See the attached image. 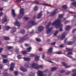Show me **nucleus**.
<instances>
[{
    "label": "nucleus",
    "instance_id": "obj_61",
    "mask_svg": "<svg viewBox=\"0 0 76 76\" xmlns=\"http://www.w3.org/2000/svg\"><path fill=\"white\" fill-rule=\"evenodd\" d=\"M67 40V38H66L65 39V40H64V43H65L66 42V41Z\"/></svg>",
    "mask_w": 76,
    "mask_h": 76
},
{
    "label": "nucleus",
    "instance_id": "obj_59",
    "mask_svg": "<svg viewBox=\"0 0 76 76\" xmlns=\"http://www.w3.org/2000/svg\"><path fill=\"white\" fill-rule=\"evenodd\" d=\"M3 49L2 48H0V53H1L3 50Z\"/></svg>",
    "mask_w": 76,
    "mask_h": 76
},
{
    "label": "nucleus",
    "instance_id": "obj_38",
    "mask_svg": "<svg viewBox=\"0 0 76 76\" xmlns=\"http://www.w3.org/2000/svg\"><path fill=\"white\" fill-rule=\"evenodd\" d=\"M34 3L37 4H39V1H34Z\"/></svg>",
    "mask_w": 76,
    "mask_h": 76
},
{
    "label": "nucleus",
    "instance_id": "obj_28",
    "mask_svg": "<svg viewBox=\"0 0 76 76\" xmlns=\"http://www.w3.org/2000/svg\"><path fill=\"white\" fill-rule=\"evenodd\" d=\"M63 17V14H59L58 15V18H62Z\"/></svg>",
    "mask_w": 76,
    "mask_h": 76
},
{
    "label": "nucleus",
    "instance_id": "obj_16",
    "mask_svg": "<svg viewBox=\"0 0 76 76\" xmlns=\"http://www.w3.org/2000/svg\"><path fill=\"white\" fill-rule=\"evenodd\" d=\"M42 12H40L39 13L38 15V16L37 17V19H39L41 18V16H42Z\"/></svg>",
    "mask_w": 76,
    "mask_h": 76
},
{
    "label": "nucleus",
    "instance_id": "obj_31",
    "mask_svg": "<svg viewBox=\"0 0 76 76\" xmlns=\"http://www.w3.org/2000/svg\"><path fill=\"white\" fill-rule=\"evenodd\" d=\"M37 6H36L34 8V10L35 11H37L38 10V8H37Z\"/></svg>",
    "mask_w": 76,
    "mask_h": 76
},
{
    "label": "nucleus",
    "instance_id": "obj_27",
    "mask_svg": "<svg viewBox=\"0 0 76 76\" xmlns=\"http://www.w3.org/2000/svg\"><path fill=\"white\" fill-rule=\"evenodd\" d=\"M31 50V48L30 47L29 48H28L27 49V51L28 52H30Z\"/></svg>",
    "mask_w": 76,
    "mask_h": 76
},
{
    "label": "nucleus",
    "instance_id": "obj_5",
    "mask_svg": "<svg viewBox=\"0 0 76 76\" xmlns=\"http://www.w3.org/2000/svg\"><path fill=\"white\" fill-rule=\"evenodd\" d=\"M58 11V9H55L54 11H53L52 12V13L50 15V16L51 17H53L54 16V15H56L57 13V11Z\"/></svg>",
    "mask_w": 76,
    "mask_h": 76
},
{
    "label": "nucleus",
    "instance_id": "obj_35",
    "mask_svg": "<svg viewBox=\"0 0 76 76\" xmlns=\"http://www.w3.org/2000/svg\"><path fill=\"white\" fill-rule=\"evenodd\" d=\"M39 56H36V57L35 58V60H38L39 59Z\"/></svg>",
    "mask_w": 76,
    "mask_h": 76
},
{
    "label": "nucleus",
    "instance_id": "obj_40",
    "mask_svg": "<svg viewBox=\"0 0 76 76\" xmlns=\"http://www.w3.org/2000/svg\"><path fill=\"white\" fill-rule=\"evenodd\" d=\"M29 18L28 17H24V20H28Z\"/></svg>",
    "mask_w": 76,
    "mask_h": 76
},
{
    "label": "nucleus",
    "instance_id": "obj_48",
    "mask_svg": "<svg viewBox=\"0 0 76 76\" xmlns=\"http://www.w3.org/2000/svg\"><path fill=\"white\" fill-rule=\"evenodd\" d=\"M18 58L19 59H20L21 58V55H18Z\"/></svg>",
    "mask_w": 76,
    "mask_h": 76
},
{
    "label": "nucleus",
    "instance_id": "obj_34",
    "mask_svg": "<svg viewBox=\"0 0 76 76\" xmlns=\"http://www.w3.org/2000/svg\"><path fill=\"white\" fill-rule=\"evenodd\" d=\"M25 31L24 30H21L20 33H21L22 34H23L25 33Z\"/></svg>",
    "mask_w": 76,
    "mask_h": 76
},
{
    "label": "nucleus",
    "instance_id": "obj_50",
    "mask_svg": "<svg viewBox=\"0 0 76 76\" xmlns=\"http://www.w3.org/2000/svg\"><path fill=\"white\" fill-rule=\"evenodd\" d=\"M65 72V71L64 70H61L60 71V72L61 73H64Z\"/></svg>",
    "mask_w": 76,
    "mask_h": 76
},
{
    "label": "nucleus",
    "instance_id": "obj_64",
    "mask_svg": "<svg viewBox=\"0 0 76 76\" xmlns=\"http://www.w3.org/2000/svg\"><path fill=\"white\" fill-rule=\"evenodd\" d=\"M44 58H45V55L43 54V56H42V58H43V59H44Z\"/></svg>",
    "mask_w": 76,
    "mask_h": 76
},
{
    "label": "nucleus",
    "instance_id": "obj_23",
    "mask_svg": "<svg viewBox=\"0 0 76 76\" xmlns=\"http://www.w3.org/2000/svg\"><path fill=\"white\" fill-rule=\"evenodd\" d=\"M23 59L25 61H29L30 60V59L28 58H23Z\"/></svg>",
    "mask_w": 76,
    "mask_h": 76
},
{
    "label": "nucleus",
    "instance_id": "obj_58",
    "mask_svg": "<svg viewBox=\"0 0 76 76\" xmlns=\"http://www.w3.org/2000/svg\"><path fill=\"white\" fill-rule=\"evenodd\" d=\"M25 46H26V47H28V45H28V44H25Z\"/></svg>",
    "mask_w": 76,
    "mask_h": 76
},
{
    "label": "nucleus",
    "instance_id": "obj_53",
    "mask_svg": "<svg viewBox=\"0 0 76 76\" xmlns=\"http://www.w3.org/2000/svg\"><path fill=\"white\" fill-rule=\"evenodd\" d=\"M3 66L1 64H0V69H1L2 68Z\"/></svg>",
    "mask_w": 76,
    "mask_h": 76
},
{
    "label": "nucleus",
    "instance_id": "obj_14",
    "mask_svg": "<svg viewBox=\"0 0 76 76\" xmlns=\"http://www.w3.org/2000/svg\"><path fill=\"white\" fill-rule=\"evenodd\" d=\"M7 21V17L6 15H5V17L4 18L2 19V23H3L4 22H6Z\"/></svg>",
    "mask_w": 76,
    "mask_h": 76
},
{
    "label": "nucleus",
    "instance_id": "obj_9",
    "mask_svg": "<svg viewBox=\"0 0 76 76\" xmlns=\"http://www.w3.org/2000/svg\"><path fill=\"white\" fill-rule=\"evenodd\" d=\"M29 23L31 24L32 25H36L37 24V23H35L33 20H30Z\"/></svg>",
    "mask_w": 76,
    "mask_h": 76
},
{
    "label": "nucleus",
    "instance_id": "obj_24",
    "mask_svg": "<svg viewBox=\"0 0 76 76\" xmlns=\"http://www.w3.org/2000/svg\"><path fill=\"white\" fill-rule=\"evenodd\" d=\"M62 8L64 9H67V7L66 5H64L62 6Z\"/></svg>",
    "mask_w": 76,
    "mask_h": 76
},
{
    "label": "nucleus",
    "instance_id": "obj_55",
    "mask_svg": "<svg viewBox=\"0 0 76 76\" xmlns=\"http://www.w3.org/2000/svg\"><path fill=\"white\" fill-rule=\"evenodd\" d=\"M76 31V29H74L72 31V33H74Z\"/></svg>",
    "mask_w": 76,
    "mask_h": 76
},
{
    "label": "nucleus",
    "instance_id": "obj_18",
    "mask_svg": "<svg viewBox=\"0 0 76 76\" xmlns=\"http://www.w3.org/2000/svg\"><path fill=\"white\" fill-rule=\"evenodd\" d=\"M71 28L69 26H67L65 28V30L66 31H68L71 29Z\"/></svg>",
    "mask_w": 76,
    "mask_h": 76
},
{
    "label": "nucleus",
    "instance_id": "obj_57",
    "mask_svg": "<svg viewBox=\"0 0 76 76\" xmlns=\"http://www.w3.org/2000/svg\"><path fill=\"white\" fill-rule=\"evenodd\" d=\"M3 15V13L2 12H1L0 13V16H1Z\"/></svg>",
    "mask_w": 76,
    "mask_h": 76
},
{
    "label": "nucleus",
    "instance_id": "obj_37",
    "mask_svg": "<svg viewBox=\"0 0 76 76\" xmlns=\"http://www.w3.org/2000/svg\"><path fill=\"white\" fill-rule=\"evenodd\" d=\"M36 40L38 42H41V40L39 38H37Z\"/></svg>",
    "mask_w": 76,
    "mask_h": 76
},
{
    "label": "nucleus",
    "instance_id": "obj_7",
    "mask_svg": "<svg viewBox=\"0 0 76 76\" xmlns=\"http://www.w3.org/2000/svg\"><path fill=\"white\" fill-rule=\"evenodd\" d=\"M15 66V64L14 63H12L11 65V68H10V71H12L13 70V68Z\"/></svg>",
    "mask_w": 76,
    "mask_h": 76
},
{
    "label": "nucleus",
    "instance_id": "obj_4",
    "mask_svg": "<svg viewBox=\"0 0 76 76\" xmlns=\"http://www.w3.org/2000/svg\"><path fill=\"white\" fill-rule=\"evenodd\" d=\"M24 9L23 8H21L20 11V15H22V16H20V15H18V18L19 19H21L24 14V12H23Z\"/></svg>",
    "mask_w": 76,
    "mask_h": 76
},
{
    "label": "nucleus",
    "instance_id": "obj_19",
    "mask_svg": "<svg viewBox=\"0 0 76 76\" xmlns=\"http://www.w3.org/2000/svg\"><path fill=\"white\" fill-rule=\"evenodd\" d=\"M12 16L14 17L16 16V14H15V10H12Z\"/></svg>",
    "mask_w": 76,
    "mask_h": 76
},
{
    "label": "nucleus",
    "instance_id": "obj_60",
    "mask_svg": "<svg viewBox=\"0 0 76 76\" xmlns=\"http://www.w3.org/2000/svg\"><path fill=\"white\" fill-rule=\"evenodd\" d=\"M61 48H64V46L63 45H61L59 46Z\"/></svg>",
    "mask_w": 76,
    "mask_h": 76
},
{
    "label": "nucleus",
    "instance_id": "obj_45",
    "mask_svg": "<svg viewBox=\"0 0 76 76\" xmlns=\"http://www.w3.org/2000/svg\"><path fill=\"white\" fill-rule=\"evenodd\" d=\"M56 54H58V55L62 54V53L61 52H58L56 53Z\"/></svg>",
    "mask_w": 76,
    "mask_h": 76
},
{
    "label": "nucleus",
    "instance_id": "obj_62",
    "mask_svg": "<svg viewBox=\"0 0 76 76\" xmlns=\"http://www.w3.org/2000/svg\"><path fill=\"white\" fill-rule=\"evenodd\" d=\"M39 51H41L42 50V49L41 48H39Z\"/></svg>",
    "mask_w": 76,
    "mask_h": 76
},
{
    "label": "nucleus",
    "instance_id": "obj_2",
    "mask_svg": "<svg viewBox=\"0 0 76 76\" xmlns=\"http://www.w3.org/2000/svg\"><path fill=\"white\" fill-rule=\"evenodd\" d=\"M25 66L27 67H33L37 69H38L39 68H43V66L42 65H39L35 64H31L29 63H26Z\"/></svg>",
    "mask_w": 76,
    "mask_h": 76
},
{
    "label": "nucleus",
    "instance_id": "obj_12",
    "mask_svg": "<svg viewBox=\"0 0 76 76\" xmlns=\"http://www.w3.org/2000/svg\"><path fill=\"white\" fill-rule=\"evenodd\" d=\"M66 36V34L65 33H63L62 34L61 37V39L63 40L64 38Z\"/></svg>",
    "mask_w": 76,
    "mask_h": 76
},
{
    "label": "nucleus",
    "instance_id": "obj_32",
    "mask_svg": "<svg viewBox=\"0 0 76 76\" xmlns=\"http://www.w3.org/2000/svg\"><path fill=\"white\" fill-rule=\"evenodd\" d=\"M4 39L5 40H10V38L8 37H4Z\"/></svg>",
    "mask_w": 76,
    "mask_h": 76
},
{
    "label": "nucleus",
    "instance_id": "obj_39",
    "mask_svg": "<svg viewBox=\"0 0 76 76\" xmlns=\"http://www.w3.org/2000/svg\"><path fill=\"white\" fill-rule=\"evenodd\" d=\"M29 76H34V73H31L29 75Z\"/></svg>",
    "mask_w": 76,
    "mask_h": 76
},
{
    "label": "nucleus",
    "instance_id": "obj_29",
    "mask_svg": "<svg viewBox=\"0 0 76 76\" xmlns=\"http://www.w3.org/2000/svg\"><path fill=\"white\" fill-rule=\"evenodd\" d=\"M8 62V60L7 59H4L3 60V62L4 63H6Z\"/></svg>",
    "mask_w": 76,
    "mask_h": 76
},
{
    "label": "nucleus",
    "instance_id": "obj_15",
    "mask_svg": "<svg viewBox=\"0 0 76 76\" xmlns=\"http://www.w3.org/2000/svg\"><path fill=\"white\" fill-rule=\"evenodd\" d=\"M72 72L74 73V74L72 75V76H76V69L72 70Z\"/></svg>",
    "mask_w": 76,
    "mask_h": 76
},
{
    "label": "nucleus",
    "instance_id": "obj_3",
    "mask_svg": "<svg viewBox=\"0 0 76 76\" xmlns=\"http://www.w3.org/2000/svg\"><path fill=\"white\" fill-rule=\"evenodd\" d=\"M30 37H31L30 34H26L24 36V37H22L20 39L19 42H20L22 41L27 40Z\"/></svg>",
    "mask_w": 76,
    "mask_h": 76
},
{
    "label": "nucleus",
    "instance_id": "obj_11",
    "mask_svg": "<svg viewBox=\"0 0 76 76\" xmlns=\"http://www.w3.org/2000/svg\"><path fill=\"white\" fill-rule=\"evenodd\" d=\"M20 69L23 71V72H26L27 71V69H26L24 68L23 67H22L20 68Z\"/></svg>",
    "mask_w": 76,
    "mask_h": 76
},
{
    "label": "nucleus",
    "instance_id": "obj_26",
    "mask_svg": "<svg viewBox=\"0 0 76 76\" xmlns=\"http://www.w3.org/2000/svg\"><path fill=\"white\" fill-rule=\"evenodd\" d=\"M57 69V68L56 67L52 68H51V70L52 71H53Z\"/></svg>",
    "mask_w": 76,
    "mask_h": 76
},
{
    "label": "nucleus",
    "instance_id": "obj_33",
    "mask_svg": "<svg viewBox=\"0 0 76 76\" xmlns=\"http://www.w3.org/2000/svg\"><path fill=\"white\" fill-rule=\"evenodd\" d=\"M58 32V30H57L55 32V33L54 34V35L55 36H56L57 35V34Z\"/></svg>",
    "mask_w": 76,
    "mask_h": 76
},
{
    "label": "nucleus",
    "instance_id": "obj_63",
    "mask_svg": "<svg viewBox=\"0 0 76 76\" xmlns=\"http://www.w3.org/2000/svg\"><path fill=\"white\" fill-rule=\"evenodd\" d=\"M56 44V42H53L52 43H51V45H55Z\"/></svg>",
    "mask_w": 76,
    "mask_h": 76
},
{
    "label": "nucleus",
    "instance_id": "obj_22",
    "mask_svg": "<svg viewBox=\"0 0 76 76\" xmlns=\"http://www.w3.org/2000/svg\"><path fill=\"white\" fill-rule=\"evenodd\" d=\"M13 31H11V33L13 34L16 31V28L15 27H13L12 28Z\"/></svg>",
    "mask_w": 76,
    "mask_h": 76
},
{
    "label": "nucleus",
    "instance_id": "obj_17",
    "mask_svg": "<svg viewBox=\"0 0 76 76\" xmlns=\"http://www.w3.org/2000/svg\"><path fill=\"white\" fill-rule=\"evenodd\" d=\"M71 28L69 26H67L65 28V30L66 31H68L71 29Z\"/></svg>",
    "mask_w": 76,
    "mask_h": 76
},
{
    "label": "nucleus",
    "instance_id": "obj_8",
    "mask_svg": "<svg viewBox=\"0 0 76 76\" xmlns=\"http://www.w3.org/2000/svg\"><path fill=\"white\" fill-rule=\"evenodd\" d=\"M44 29V27H42V26H39V27H38V31H42V30H43Z\"/></svg>",
    "mask_w": 76,
    "mask_h": 76
},
{
    "label": "nucleus",
    "instance_id": "obj_51",
    "mask_svg": "<svg viewBox=\"0 0 76 76\" xmlns=\"http://www.w3.org/2000/svg\"><path fill=\"white\" fill-rule=\"evenodd\" d=\"M65 22H66V23H64V24H66L67 23H69V20H66V21H65Z\"/></svg>",
    "mask_w": 76,
    "mask_h": 76
},
{
    "label": "nucleus",
    "instance_id": "obj_6",
    "mask_svg": "<svg viewBox=\"0 0 76 76\" xmlns=\"http://www.w3.org/2000/svg\"><path fill=\"white\" fill-rule=\"evenodd\" d=\"M62 64L63 66H65L66 68H68L70 67L71 66H67V64H66L65 62H63L62 63Z\"/></svg>",
    "mask_w": 76,
    "mask_h": 76
},
{
    "label": "nucleus",
    "instance_id": "obj_36",
    "mask_svg": "<svg viewBox=\"0 0 76 76\" xmlns=\"http://www.w3.org/2000/svg\"><path fill=\"white\" fill-rule=\"evenodd\" d=\"M72 5H73L74 6L76 7V2L72 3Z\"/></svg>",
    "mask_w": 76,
    "mask_h": 76
},
{
    "label": "nucleus",
    "instance_id": "obj_47",
    "mask_svg": "<svg viewBox=\"0 0 76 76\" xmlns=\"http://www.w3.org/2000/svg\"><path fill=\"white\" fill-rule=\"evenodd\" d=\"M7 48L8 49H11L13 48V47H11V46H9L7 47Z\"/></svg>",
    "mask_w": 76,
    "mask_h": 76
},
{
    "label": "nucleus",
    "instance_id": "obj_52",
    "mask_svg": "<svg viewBox=\"0 0 76 76\" xmlns=\"http://www.w3.org/2000/svg\"><path fill=\"white\" fill-rule=\"evenodd\" d=\"M15 51H16V52L17 53H18L19 52V49H16Z\"/></svg>",
    "mask_w": 76,
    "mask_h": 76
},
{
    "label": "nucleus",
    "instance_id": "obj_1",
    "mask_svg": "<svg viewBox=\"0 0 76 76\" xmlns=\"http://www.w3.org/2000/svg\"><path fill=\"white\" fill-rule=\"evenodd\" d=\"M61 20L59 18H58L57 20L53 23H51V22H49L48 23V25L46 26V29L48 30V31H46V33L47 34H49L50 33L53 29V27H50L49 28L50 25H56V28L57 29L59 28H60L59 29V31H63L62 27L63 25L62 24L60 23Z\"/></svg>",
    "mask_w": 76,
    "mask_h": 76
},
{
    "label": "nucleus",
    "instance_id": "obj_42",
    "mask_svg": "<svg viewBox=\"0 0 76 76\" xmlns=\"http://www.w3.org/2000/svg\"><path fill=\"white\" fill-rule=\"evenodd\" d=\"M4 76H9V74L6 72L4 74Z\"/></svg>",
    "mask_w": 76,
    "mask_h": 76
},
{
    "label": "nucleus",
    "instance_id": "obj_46",
    "mask_svg": "<svg viewBox=\"0 0 76 76\" xmlns=\"http://www.w3.org/2000/svg\"><path fill=\"white\" fill-rule=\"evenodd\" d=\"M22 53L24 55H25L27 54V52L26 51H23Z\"/></svg>",
    "mask_w": 76,
    "mask_h": 76
},
{
    "label": "nucleus",
    "instance_id": "obj_13",
    "mask_svg": "<svg viewBox=\"0 0 76 76\" xmlns=\"http://www.w3.org/2000/svg\"><path fill=\"white\" fill-rule=\"evenodd\" d=\"M14 24L15 26H20V23L18 22L17 20H16V22Z\"/></svg>",
    "mask_w": 76,
    "mask_h": 76
},
{
    "label": "nucleus",
    "instance_id": "obj_30",
    "mask_svg": "<svg viewBox=\"0 0 76 76\" xmlns=\"http://www.w3.org/2000/svg\"><path fill=\"white\" fill-rule=\"evenodd\" d=\"M5 28L7 31L10 28V27L9 26H5Z\"/></svg>",
    "mask_w": 76,
    "mask_h": 76
},
{
    "label": "nucleus",
    "instance_id": "obj_20",
    "mask_svg": "<svg viewBox=\"0 0 76 76\" xmlns=\"http://www.w3.org/2000/svg\"><path fill=\"white\" fill-rule=\"evenodd\" d=\"M72 54V53L71 52H69V53H68L67 55V56L69 57V58H72V57L71 56H69V55H71Z\"/></svg>",
    "mask_w": 76,
    "mask_h": 76
},
{
    "label": "nucleus",
    "instance_id": "obj_41",
    "mask_svg": "<svg viewBox=\"0 0 76 76\" xmlns=\"http://www.w3.org/2000/svg\"><path fill=\"white\" fill-rule=\"evenodd\" d=\"M52 51V48H50L49 50H48V52H51Z\"/></svg>",
    "mask_w": 76,
    "mask_h": 76
},
{
    "label": "nucleus",
    "instance_id": "obj_43",
    "mask_svg": "<svg viewBox=\"0 0 76 76\" xmlns=\"http://www.w3.org/2000/svg\"><path fill=\"white\" fill-rule=\"evenodd\" d=\"M1 56L3 58H6L7 57V56H6V55H1Z\"/></svg>",
    "mask_w": 76,
    "mask_h": 76
},
{
    "label": "nucleus",
    "instance_id": "obj_21",
    "mask_svg": "<svg viewBox=\"0 0 76 76\" xmlns=\"http://www.w3.org/2000/svg\"><path fill=\"white\" fill-rule=\"evenodd\" d=\"M74 43V42H67V44L68 45H72Z\"/></svg>",
    "mask_w": 76,
    "mask_h": 76
},
{
    "label": "nucleus",
    "instance_id": "obj_44",
    "mask_svg": "<svg viewBox=\"0 0 76 76\" xmlns=\"http://www.w3.org/2000/svg\"><path fill=\"white\" fill-rule=\"evenodd\" d=\"M66 49L68 50L69 51H72L73 50V49H69L68 48H66Z\"/></svg>",
    "mask_w": 76,
    "mask_h": 76
},
{
    "label": "nucleus",
    "instance_id": "obj_25",
    "mask_svg": "<svg viewBox=\"0 0 76 76\" xmlns=\"http://www.w3.org/2000/svg\"><path fill=\"white\" fill-rule=\"evenodd\" d=\"M43 5H46V6H48V7H52V6L51 5L48 4H45V3L43 4Z\"/></svg>",
    "mask_w": 76,
    "mask_h": 76
},
{
    "label": "nucleus",
    "instance_id": "obj_54",
    "mask_svg": "<svg viewBox=\"0 0 76 76\" xmlns=\"http://www.w3.org/2000/svg\"><path fill=\"white\" fill-rule=\"evenodd\" d=\"M31 56V57H33L35 56V54H30Z\"/></svg>",
    "mask_w": 76,
    "mask_h": 76
},
{
    "label": "nucleus",
    "instance_id": "obj_56",
    "mask_svg": "<svg viewBox=\"0 0 76 76\" xmlns=\"http://www.w3.org/2000/svg\"><path fill=\"white\" fill-rule=\"evenodd\" d=\"M70 73V71H68L67 72L66 74V75H68Z\"/></svg>",
    "mask_w": 76,
    "mask_h": 76
},
{
    "label": "nucleus",
    "instance_id": "obj_10",
    "mask_svg": "<svg viewBox=\"0 0 76 76\" xmlns=\"http://www.w3.org/2000/svg\"><path fill=\"white\" fill-rule=\"evenodd\" d=\"M38 76H43L42 72L40 71H38Z\"/></svg>",
    "mask_w": 76,
    "mask_h": 76
},
{
    "label": "nucleus",
    "instance_id": "obj_49",
    "mask_svg": "<svg viewBox=\"0 0 76 76\" xmlns=\"http://www.w3.org/2000/svg\"><path fill=\"white\" fill-rule=\"evenodd\" d=\"M18 72H17V71H15V72H14V74H15V75L16 76L17 75H18Z\"/></svg>",
    "mask_w": 76,
    "mask_h": 76
}]
</instances>
